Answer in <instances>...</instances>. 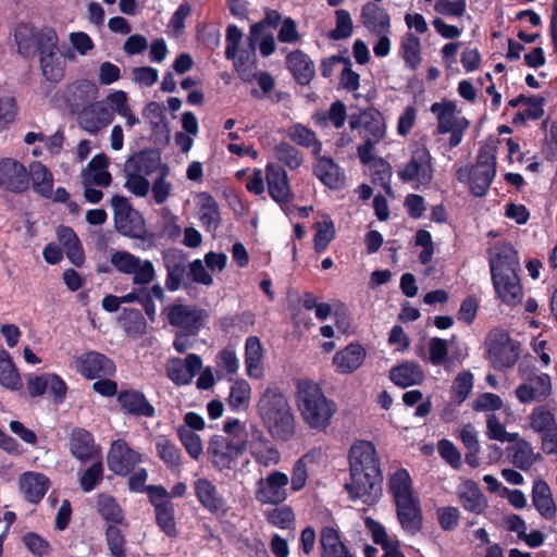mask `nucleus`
<instances>
[{
    "label": "nucleus",
    "mask_w": 557,
    "mask_h": 557,
    "mask_svg": "<svg viewBox=\"0 0 557 557\" xmlns=\"http://www.w3.org/2000/svg\"><path fill=\"white\" fill-rule=\"evenodd\" d=\"M144 116L149 121L153 133L160 131V133L168 136V122L164 108L161 103L157 101H150L144 110Z\"/></svg>",
    "instance_id": "680f3d73"
},
{
    "label": "nucleus",
    "mask_w": 557,
    "mask_h": 557,
    "mask_svg": "<svg viewBox=\"0 0 557 557\" xmlns=\"http://www.w3.org/2000/svg\"><path fill=\"white\" fill-rule=\"evenodd\" d=\"M430 111L437 119V134H448L455 127L463 124L462 119L456 116L457 106L454 101L444 100L431 104Z\"/></svg>",
    "instance_id": "4c0bfd02"
},
{
    "label": "nucleus",
    "mask_w": 557,
    "mask_h": 557,
    "mask_svg": "<svg viewBox=\"0 0 557 557\" xmlns=\"http://www.w3.org/2000/svg\"><path fill=\"white\" fill-rule=\"evenodd\" d=\"M161 164V153L157 149L148 148L133 153L125 162V172H135L141 175H151Z\"/></svg>",
    "instance_id": "f704fd0d"
},
{
    "label": "nucleus",
    "mask_w": 557,
    "mask_h": 557,
    "mask_svg": "<svg viewBox=\"0 0 557 557\" xmlns=\"http://www.w3.org/2000/svg\"><path fill=\"white\" fill-rule=\"evenodd\" d=\"M195 496L203 509L216 517H223L228 511L225 497L207 478H199L193 484Z\"/></svg>",
    "instance_id": "f3484780"
},
{
    "label": "nucleus",
    "mask_w": 557,
    "mask_h": 557,
    "mask_svg": "<svg viewBox=\"0 0 557 557\" xmlns=\"http://www.w3.org/2000/svg\"><path fill=\"white\" fill-rule=\"evenodd\" d=\"M141 461V454L134 450L124 440L113 441L107 455L109 470L119 476H127Z\"/></svg>",
    "instance_id": "4468645a"
},
{
    "label": "nucleus",
    "mask_w": 557,
    "mask_h": 557,
    "mask_svg": "<svg viewBox=\"0 0 557 557\" xmlns=\"http://www.w3.org/2000/svg\"><path fill=\"white\" fill-rule=\"evenodd\" d=\"M199 220L208 232H215L222 222L220 207L215 198L207 191L198 195Z\"/></svg>",
    "instance_id": "58836bf2"
},
{
    "label": "nucleus",
    "mask_w": 557,
    "mask_h": 557,
    "mask_svg": "<svg viewBox=\"0 0 557 557\" xmlns=\"http://www.w3.org/2000/svg\"><path fill=\"white\" fill-rule=\"evenodd\" d=\"M27 172L33 189L41 197L50 198L53 188V176L50 170L41 162L33 161Z\"/></svg>",
    "instance_id": "37998d69"
},
{
    "label": "nucleus",
    "mask_w": 557,
    "mask_h": 557,
    "mask_svg": "<svg viewBox=\"0 0 557 557\" xmlns=\"http://www.w3.org/2000/svg\"><path fill=\"white\" fill-rule=\"evenodd\" d=\"M349 127L359 131L363 139L381 141L386 133L383 114L375 108H367L349 115Z\"/></svg>",
    "instance_id": "ddd939ff"
},
{
    "label": "nucleus",
    "mask_w": 557,
    "mask_h": 557,
    "mask_svg": "<svg viewBox=\"0 0 557 557\" xmlns=\"http://www.w3.org/2000/svg\"><path fill=\"white\" fill-rule=\"evenodd\" d=\"M246 448L245 438L235 442L223 435H214L210 438L207 450L213 467L223 471L233 469Z\"/></svg>",
    "instance_id": "423d86ee"
},
{
    "label": "nucleus",
    "mask_w": 557,
    "mask_h": 557,
    "mask_svg": "<svg viewBox=\"0 0 557 557\" xmlns=\"http://www.w3.org/2000/svg\"><path fill=\"white\" fill-rule=\"evenodd\" d=\"M274 154L290 170H297L304 161L302 152L293 145L282 141L274 147Z\"/></svg>",
    "instance_id": "13d9d810"
},
{
    "label": "nucleus",
    "mask_w": 557,
    "mask_h": 557,
    "mask_svg": "<svg viewBox=\"0 0 557 557\" xmlns=\"http://www.w3.org/2000/svg\"><path fill=\"white\" fill-rule=\"evenodd\" d=\"M257 411L269 434L277 442H287L296 434V419L286 395L277 386H268L261 394Z\"/></svg>",
    "instance_id": "f03ea898"
},
{
    "label": "nucleus",
    "mask_w": 557,
    "mask_h": 557,
    "mask_svg": "<svg viewBox=\"0 0 557 557\" xmlns=\"http://www.w3.org/2000/svg\"><path fill=\"white\" fill-rule=\"evenodd\" d=\"M494 289L500 300L508 306H516L522 299V286L518 272L492 275Z\"/></svg>",
    "instance_id": "cd10ccee"
},
{
    "label": "nucleus",
    "mask_w": 557,
    "mask_h": 557,
    "mask_svg": "<svg viewBox=\"0 0 557 557\" xmlns=\"http://www.w3.org/2000/svg\"><path fill=\"white\" fill-rule=\"evenodd\" d=\"M462 508L474 515H481L487 508V499L479 484L472 480L462 482L457 490Z\"/></svg>",
    "instance_id": "72a5a7b5"
},
{
    "label": "nucleus",
    "mask_w": 557,
    "mask_h": 557,
    "mask_svg": "<svg viewBox=\"0 0 557 557\" xmlns=\"http://www.w3.org/2000/svg\"><path fill=\"white\" fill-rule=\"evenodd\" d=\"M432 156L425 146L417 147L408 162L398 170L399 178L405 183L418 182L428 186L433 180Z\"/></svg>",
    "instance_id": "9d476101"
},
{
    "label": "nucleus",
    "mask_w": 557,
    "mask_h": 557,
    "mask_svg": "<svg viewBox=\"0 0 557 557\" xmlns=\"http://www.w3.org/2000/svg\"><path fill=\"white\" fill-rule=\"evenodd\" d=\"M103 480V463L101 460L95 461L88 467L79 478V485L85 493L94 491Z\"/></svg>",
    "instance_id": "774afa93"
},
{
    "label": "nucleus",
    "mask_w": 557,
    "mask_h": 557,
    "mask_svg": "<svg viewBox=\"0 0 557 557\" xmlns=\"http://www.w3.org/2000/svg\"><path fill=\"white\" fill-rule=\"evenodd\" d=\"M297 388V405L305 423L319 432L326 430L337 411L336 403L311 380H300Z\"/></svg>",
    "instance_id": "7ed1b4c3"
},
{
    "label": "nucleus",
    "mask_w": 557,
    "mask_h": 557,
    "mask_svg": "<svg viewBox=\"0 0 557 557\" xmlns=\"http://www.w3.org/2000/svg\"><path fill=\"white\" fill-rule=\"evenodd\" d=\"M255 314L247 310L238 312L233 315H225L219 319L220 330L224 333H230L232 329H237L242 332H248V330L255 324Z\"/></svg>",
    "instance_id": "5fc2aeb1"
},
{
    "label": "nucleus",
    "mask_w": 557,
    "mask_h": 557,
    "mask_svg": "<svg viewBox=\"0 0 557 557\" xmlns=\"http://www.w3.org/2000/svg\"><path fill=\"white\" fill-rule=\"evenodd\" d=\"M396 515L403 530L409 534H417L423 525V517L418 496L394 503Z\"/></svg>",
    "instance_id": "393cba45"
},
{
    "label": "nucleus",
    "mask_w": 557,
    "mask_h": 557,
    "mask_svg": "<svg viewBox=\"0 0 557 557\" xmlns=\"http://www.w3.org/2000/svg\"><path fill=\"white\" fill-rule=\"evenodd\" d=\"M234 66L239 77L245 82H250L255 77L256 53L251 47L249 49H238Z\"/></svg>",
    "instance_id": "6e6d98bb"
},
{
    "label": "nucleus",
    "mask_w": 557,
    "mask_h": 557,
    "mask_svg": "<svg viewBox=\"0 0 557 557\" xmlns=\"http://www.w3.org/2000/svg\"><path fill=\"white\" fill-rule=\"evenodd\" d=\"M18 485L26 502L39 504L50 487V480L44 473L29 471L21 475Z\"/></svg>",
    "instance_id": "c85d7f7f"
},
{
    "label": "nucleus",
    "mask_w": 557,
    "mask_h": 557,
    "mask_svg": "<svg viewBox=\"0 0 557 557\" xmlns=\"http://www.w3.org/2000/svg\"><path fill=\"white\" fill-rule=\"evenodd\" d=\"M114 225L121 235L129 238L147 240L152 237L151 234H148L145 219L139 211L127 215L123 221Z\"/></svg>",
    "instance_id": "49530a36"
},
{
    "label": "nucleus",
    "mask_w": 557,
    "mask_h": 557,
    "mask_svg": "<svg viewBox=\"0 0 557 557\" xmlns=\"http://www.w3.org/2000/svg\"><path fill=\"white\" fill-rule=\"evenodd\" d=\"M114 115L102 102H94L85 107L78 115L79 125L90 134H97L100 129L112 123Z\"/></svg>",
    "instance_id": "a878e982"
},
{
    "label": "nucleus",
    "mask_w": 557,
    "mask_h": 557,
    "mask_svg": "<svg viewBox=\"0 0 557 557\" xmlns=\"http://www.w3.org/2000/svg\"><path fill=\"white\" fill-rule=\"evenodd\" d=\"M149 503L152 505L156 515V523L159 529L169 537H176L178 534L175 521V508L168 490L162 485H149Z\"/></svg>",
    "instance_id": "0eeeda50"
},
{
    "label": "nucleus",
    "mask_w": 557,
    "mask_h": 557,
    "mask_svg": "<svg viewBox=\"0 0 557 557\" xmlns=\"http://www.w3.org/2000/svg\"><path fill=\"white\" fill-rule=\"evenodd\" d=\"M388 492L392 494L394 503L416 496L412 490V480L407 469L399 468L389 476Z\"/></svg>",
    "instance_id": "a18cd8bd"
},
{
    "label": "nucleus",
    "mask_w": 557,
    "mask_h": 557,
    "mask_svg": "<svg viewBox=\"0 0 557 557\" xmlns=\"http://www.w3.org/2000/svg\"><path fill=\"white\" fill-rule=\"evenodd\" d=\"M251 387L244 379L236 380L232 386L227 398V404L232 410H246L250 403Z\"/></svg>",
    "instance_id": "603ef678"
},
{
    "label": "nucleus",
    "mask_w": 557,
    "mask_h": 557,
    "mask_svg": "<svg viewBox=\"0 0 557 557\" xmlns=\"http://www.w3.org/2000/svg\"><path fill=\"white\" fill-rule=\"evenodd\" d=\"M518 374L524 381L515 391V395L521 404L543 401L550 395V376L547 373H539L533 360L524 358L520 361Z\"/></svg>",
    "instance_id": "20e7f679"
},
{
    "label": "nucleus",
    "mask_w": 557,
    "mask_h": 557,
    "mask_svg": "<svg viewBox=\"0 0 557 557\" xmlns=\"http://www.w3.org/2000/svg\"><path fill=\"white\" fill-rule=\"evenodd\" d=\"M366 357V349L358 343H351L334 355L333 364L336 368V372L349 374L362 366Z\"/></svg>",
    "instance_id": "2f4dec72"
},
{
    "label": "nucleus",
    "mask_w": 557,
    "mask_h": 557,
    "mask_svg": "<svg viewBox=\"0 0 557 557\" xmlns=\"http://www.w3.org/2000/svg\"><path fill=\"white\" fill-rule=\"evenodd\" d=\"M473 387V375L469 371L457 374L451 386V400L456 406L461 405Z\"/></svg>",
    "instance_id": "bf43d9fd"
},
{
    "label": "nucleus",
    "mask_w": 557,
    "mask_h": 557,
    "mask_svg": "<svg viewBox=\"0 0 557 557\" xmlns=\"http://www.w3.org/2000/svg\"><path fill=\"white\" fill-rule=\"evenodd\" d=\"M75 371L86 380L113 377L116 373L114 361L107 355L87 350L74 358Z\"/></svg>",
    "instance_id": "1a4fd4ad"
},
{
    "label": "nucleus",
    "mask_w": 557,
    "mask_h": 557,
    "mask_svg": "<svg viewBox=\"0 0 557 557\" xmlns=\"http://www.w3.org/2000/svg\"><path fill=\"white\" fill-rule=\"evenodd\" d=\"M350 482L344 488L352 502L362 500L367 506L376 505L382 496L383 474L373 443L357 441L349 449Z\"/></svg>",
    "instance_id": "f257e3e1"
},
{
    "label": "nucleus",
    "mask_w": 557,
    "mask_h": 557,
    "mask_svg": "<svg viewBox=\"0 0 557 557\" xmlns=\"http://www.w3.org/2000/svg\"><path fill=\"white\" fill-rule=\"evenodd\" d=\"M403 58L405 63L416 70L421 62V42L416 35L408 33L401 41Z\"/></svg>",
    "instance_id": "4d7b16f0"
},
{
    "label": "nucleus",
    "mask_w": 557,
    "mask_h": 557,
    "mask_svg": "<svg viewBox=\"0 0 557 557\" xmlns=\"http://www.w3.org/2000/svg\"><path fill=\"white\" fill-rule=\"evenodd\" d=\"M246 441L250 454L258 462H263L264 465H267L268 461H272L273 463L278 462V450L271 445V442L264 436L263 432L258 426L251 425L250 440Z\"/></svg>",
    "instance_id": "473e14b6"
},
{
    "label": "nucleus",
    "mask_w": 557,
    "mask_h": 557,
    "mask_svg": "<svg viewBox=\"0 0 557 557\" xmlns=\"http://www.w3.org/2000/svg\"><path fill=\"white\" fill-rule=\"evenodd\" d=\"M320 557H356L346 545L338 529L324 525L319 534Z\"/></svg>",
    "instance_id": "bb28decb"
},
{
    "label": "nucleus",
    "mask_w": 557,
    "mask_h": 557,
    "mask_svg": "<svg viewBox=\"0 0 557 557\" xmlns=\"http://www.w3.org/2000/svg\"><path fill=\"white\" fill-rule=\"evenodd\" d=\"M201 368L200 356L188 354L185 359H172L166 367V375L177 386L187 385Z\"/></svg>",
    "instance_id": "b1692460"
},
{
    "label": "nucleus",
    "mask_w": 557,
    "mask_h": 557,
    "mask_svg": "<svg viewBox=\"0 0 557 557\" xmlns=\"http://www.w3.org/2000/svg\"><path fill=\"white\" fill-rule=\"evenodd\" d=\"M120 320L127 336L138 338L146 333L147 322L139 309L124 308Z\"/></svg>",
    "instance_id": "3c124183"
},
{
    "label": "nucleus",
    "mask_w": 557,
    "mask_h": 557,
    "mask_svg": "<svg viewBox=\"0 0 557 557\" xmlns=\"http://www.w3.org/2000/svg\"><path fill=\"white\" fill-rule=\"evenodd\" d=\"M507 449L511 451L510 457L512 463L521 470L530 469L536 461L533 448L525 440H520L516 445Z\"/></svg>",
    "instance_id": "864d4df0"
},
{
    "label": "nucleus",
    "mask_w": 557,
    "mask_h": 557,
    "mask_svg": "<svg viewBox=\"0 0 557 557\" xmlns=\"http://www.w3.org/2000/svg\"><path fill=\"white\" fill-rule=\"evenodd\" d=\"M162 260L166 270V289L170 292H176L181 287L187 288L189 284L184 282V277L189 263L184 251L181 249H168L163 251Z\"/></svg>",
    "instance_id": "6ab92c4d"
},
{
    "label": "nucleus",
    "mask_w": 557,
    "mask_h": 557,
    "mask_svg": "<svg viewBox=\"0 0 557 557\" xmlns=\"http://www.w3.org/2000/svg\"><path fill=\"white\" fill-rule=\"evenodd\" d=\"M58 34L53 28L37 29L28 23H20L15 28L14 39L17 51L24 58L38 55L42 50L41 44L46 38L53 39Z\"/></svg>",
    "instance_id": "f8f14e48"
},
{
    "label": "nucleus",
    "mask_w": 557,
    "mask_h": 557,
    "mask_svg": "<svg viewBox=\"0 0 557 557\" xmlns=\"http://www.w3.org/2000/svg\"><path fill=\"white\" fill-rule=\"evenodd\" d=\"M424 379L422 367L414 361H404L389 370V380L401 388L420 385Z\"/></svg>",
    "instance_id": "c9c22d12"
},
{
    "label": "nucleus",
    "mask_w": 557,
    "mask_h": 557,
    "mask_svg": "<svg viewBox=\"0 0 557 557\" xmlns=\"http://www.w3.org/2000/svg\"><path fill=\"white\" fill-rule=\"evenodd\" d=\"M268 194L282 209L294 200V193L287 172L277 163L269 162L265 166Z\"/></svg>",
    "instance_id": "2eb2a0df"
},
{
    "label": "nucleus",
    "mask_w": 557,
    "mask_h": 557,
    "mask_svg": "<svg viewBox=\"0 0 557 557\" xmlns=\"http://www.w3.org/2000/svg\"><path fill=\"white\" fill-rule=\"evenodd\" d=\"M495 175L496 170H487L482 169L481 166L472 165L468 173V182L471 194L475 197L485 196Z\"/></svg>",
    "instance_id": "8fccbe9b"
},
{
    "label": "nucleus",
    "mask_w": 557,
    "mask_h": 557,
    "mask_svg": "<svg viewBox=\"0 0 557 557\" xmlns=\"http://www.w3.org/2000/svg\"><path fill=\"white\" fill-rule=\"evenodd\" d=\"M163 313L170 325L181 329L185 336L197 335L202 329L207 312L205 309L174 302L168 306Z\"/></svg>",
    "instance_id": "9b49d317"
},
{
    "label": "nucleus",
    "mask_w": 557,
    "mask_h": 557,
    "mask_svg": "<svg viewBox=\"0 0 557 557\" xmlns=\"http://www.w3.org/2000/svg\"><path fill=\"white\" fill-rule=\"evenodd\" d=\"M289 139L298 146L312 147L313 156H319L322 150V143L317 138L315 133L301 123H295L287 129Z\"/></svg>",
    "instance_id": "09e8293b"
},
{
    "label": "nucleus",
    "mask_w": 557,
    "mask_h": 557,
    "mask_svg": "<svg viewBox=\"0 0 557 557\" xmlns=\"http://www.w3.org/2000/svg\"><path fill=\"white\" fill-rule=\"evenodd\" d=\"M317 232L313 237L314 250L323 252L335 237V227L332 220H325L315 224Z\"/></svg>",
    "instance_id": "338daca9"
},
{
    "label": "nucleus",
    "mask_w": 557,
    "mask_h": 557,
    "mask_svg": "<svg viewBox=\"0 0 557 557\" xmlns=\"http://www.w3.org/2000/svg\"><path fill=\"white\" fill-rule=\"evenodd\" d=\"M488 253L491 275L520 271L519 253L511 243H495Z\"/></svg>",
    "instance_id": "412c9836"
},
{
    "label": "nucleus",
    "mask_w": 557,
    "mask_h": 557,
    "mask_svg": "<svg viewBox=\"0 0 557 557\" xmlns=\"http://www.w3.org/2000/svg\"><path fill=\"white\" fill-rule=\"evenodd\" d=\"M313 174L322 184L331 189H339L345 184V174L339 165L330 157L314 156Z\"/></svg>",
    "instance_id": "7c9ffc66"
},
{
    "label": "nucleus",
    "mask_w": 557,
    "mask_h": 557,
    "mask_svg": "<svg viewBox=\"0 0 557 557\" xmlns=\"http://www.w3.org/2000/svg\"><path fill=\"white\" fill-rule=\"evenodd\" d=\"M111 264L121 273L133 275V284L148 285L156 277V270L150 260H141L126 250H117L111 255Z\"/></svg>",
    "instance_id": "6e6552de"
},
{
    "label": "nucleus",
    "mask_w": 557,
    "mask_h": 557,
    "mask_svg": "<svg viewBox=\"0 0 557 557\" xmlns=\"http://www.w3.org/2000/svg\"><path fill=\"white\" fill-rule=\"evenodd\" d=\"M530 426L537 433L549 431L557 426L555 416L545 406L535 407L530 417Z\"/></svg>",
    "instance_id": "0e129e2a"
},
{
    "label": "nucleus",
    "mask_w": 557,
    "mask_h": 557,
    "mask_svg": "<svg viewBox=\"0 0 557 557\" xmlns=\"http://www.w3.org/2000/svg\"><path fill=\"white\" fill-rule=\"evenodd\" d=\"M263 346L258 336H249L245 342V364L247 375L259 379L263 375L262 358Z\"/></svg>",
    "instance_id": "a19ab883"
},
{
    "label": "nucleus",
    "mask_w": 557,
    "mask_h": 557,
    "mask_svg": "<svg viewBox=\"0 0 557 557\" xmlns=\"http://www.w3.org/2000/svg\"><path fill=\"white\" fill-rule=\"evenodd\" d=\"M97 510L108 524L127 525L124 511L113 496L106 493L99 494L97 497Z\"/></svg>",
    "instance_id": "c03bdc74"
},
{
    "label": "nucleus",
    "mask_w": 557,
    "mask_h": 557,
    "mask_svg": "<svg viewBox=\"0 0 557 557\" xmlns=\"http://www.w3.org/2000/svg\"><path fill=\"white\" fill-rule=\"evenodd\" d=\"M289 479L281 471L271 472L265 479L258 481L256 498L262 504L280 505L287 498L286 486Z\"/></svg>",
    "instance_id": "a211bd4d"
},
{
    "label": "nucleus",
    "mask_w": 557,
    "mask_h": 557,
    "mask_svg": "<svg viewBox=\"0 0 557 557\" xmlns=\"http://www.w3.org/2000/svg\"><path fill=\"white\" fill-rule=\"evenodd\" d=\"M532 503L542 517L552 520L556 516V506L549 485L543 479H536L532 488Z\"/></svg>",
    "instance_id": "ea45409f"
},
{
    "label": "nucleus",
    "mask_w": 557,
    "mask_h": 557,
    "mask_svg": "<svg viewBox=\"0 0 557 557\" xmlns=\"http://www.w3.org/2000/svg\"><path fill=\"white\" fill-rule=\"evenodd\" d=\"M336 26L329 32V38L332 40H343L351 36L354 24L350 13L345 9H338L335 12Z\"/></svg>",
    "instance_id": "e2e57ef3"
},
{
    "label": "nucleus",
    "mask_w": 557,
    "mask_h": 557,
    "mask_svg": "<svg viewBox=\"0 0 557 557\" xmlns=\"http://www.w3.org/2000/svg\"><path fill=\"white\" fill-rule=\"evenodd\" d=\"M104 535L111 557H127L125 535L117 525L108 524Z\"/></svg>",
    "instance_id": "052dcab7"
},
{
    "label": "nucleus",
    "mask_w": 557,
    "mask_h": 557,
    "mask_svg": "<svg viewBox=\"0 0 557 557\" xmlns=\"http://www.w3.org/2000/svg\"><path fill=\"white\" fill-rule=\"evenodd\" d=\"M0 187L14 194H22L29 187L25 165L12 158L0 160Z\"/></svg>",
    "instance_id": "4be33fe9"
},
{
    "label": "nucleus",
    "mask_w": 557,
    "mask_h": 557,
    "mask_svg": "<svg viewBox=\"0 0 557 557\" xmlns=\"http://www.w3.org/2000/svg\"><path fill=\"white\" fill-rule=\"evenodd\" d=\"M486 359L497 371L511 369L518 361L521 345L510 337L509 333L495 329L492 330L486 339Z\"/></svg>",
    "instance_id": "39448f33"
},
{
    "label": "nucleus",
    "mask_w": 557,
    "mask_h": 557,
    "mask_svg": "<svg viewBox=\"0 0 557 557\" xmlns=\"http://www.w3.org/2000/svg\"><path fill=\"white\" fill-rule=\"evenodd\" d=\"M361 21L363 26L374 35L387 34L391 28L389 14L374 2H368L362 7Z\"/></svg>",
    "instance_id": "e433bc0d"
},
{
    "label": "nucleus",
    "mask_w": 557,
    "mask_h": 557,
    "mask_svg": "<svg viewBox=\"0 0 557 557\" xmlns=\"http://www.w3.org/2000/svg\"><path fill=\"white\" fill-rule=\"evenodd\" d=\"M177 436L187 454L195 460H198L202 454V442L198 434L185 426H178Z\"/></svg>",
    "instance_id": "69168bd1"
},
{
    "label": "nucleus",
    "mask_w": 557,
    "mask_h": 557,
    "mask_svg": "<svg viewBox=\"0 0 557 557\" xmlns=\"http://www.w3.org/2000/svg\"><path fill=\"white\" fill-rule=\"evenodd\" d=\"M286 66L299 85H309L314 78V64L310 57L300 49L287 53Z\"/></svg>",
    "instance_id": "c756f323"
},
{
    "label": "nucleus",
    "mask_w": 557,
    "mask_h": 557,
    "mask_svg": "<svg viewBox=\"0 0 557 557\" xmlns=\"http://www.w3.org/2000/svg\"><path fill=\"white\" fill-rule=\"evenodd\" d=\"M156 453L170 470L180 469L183 465L181 448L168 435L160 434L156 437Z\"/></svg>",
    "instance_id": "79ce46f5"
},
{
    "label": "nucleus",
    "mask_w": 557,
    "mask_h": 557,
    "mask_svg": "<svg viewBox=\"0 0 557 557\" xmlns=\"http://www.w3.org/2000/svg\"><path fill=\"white\" fill-rule=\"evenodd\" d=\"M71 455L81 462H87L100 456L94 434L84 428L76 426L69 436Z\"/></svg>",
    "instance_id": "5701e85b"
},
{
    "label": "nucleus",
    "mask_w": 557,
    "mask_h": 557,
    "mask_svg": "<svg viewBox=\"0 0 557 557\" xmlns=\"http://www.w3.org/2000/svg\"><path fill=\"white\" fill-rule=\"evenodd\" d=\"M59 37L46 38L38 53L39 65L45 78L50 83H59L64 77L65 63L59 50Z\"/></svg>",
    "instance_id": "dca6fc26"
},
{
    "label": "nucleus",
    "mask_w": 557,
    "mask_h": 557,
    "mask_svg": "<svg viewBox=\"0 0 557 557\" xmlns=\"http://www.w3.org/2000/svg\"><path fill=\"white\" fill-rule=\"evenodd\" d=\"M116 403L121 411L136 418H154L156 408L145 393L136 388H123L117 394Z\"/></svg>",
    "instance_id": "aec40b11"
},
{
    "label": "nucleus",
    "mask_w": 557,
    "mask_h": 557,
    "mask_svg": "<svg viewBox=\"0 0 557 557\" xmlns=\"http://www.w3.org/2000/svg\"><path fill=\"white\" fill-rule=\"evenodd\" d=\"M0 385L10 391L23 387L18 370L5 349H0Z\"/></svg>",
    "instance_id": "de8ad7c7"
}]
</instances>
